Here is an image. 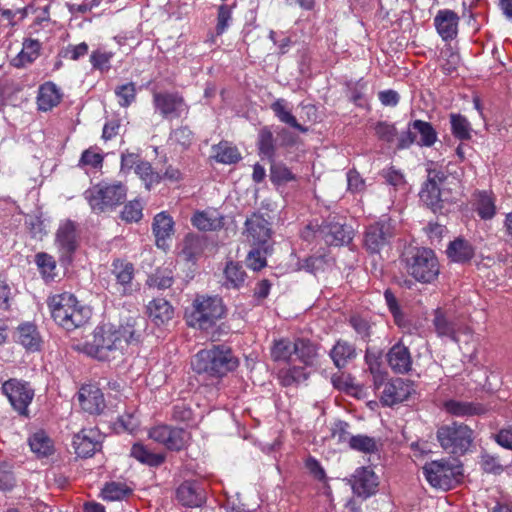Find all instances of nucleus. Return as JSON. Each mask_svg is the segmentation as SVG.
<instances>
[{
  "label": "nucleus",
  "instance_id": "69168bd1",
  "mask_svg": "<svg viewBox=\"0 0 512 512\" xmlns=\"http://www.w3.org/2000/svg\"><path fill=\"white\" fill-rule=\"evenodd\" d=\"M382 176L389 185L395 188H402L406 184L404 175L399 170H396L393 167L384 169L382 172Z\"/></svg>",
  "mask_w": 512,
  "mask_h": 512
},
{
  "label": "nucleus",
  "instance_id": "79ce46f5",
  "mask_svg": "<svg viewBox=\"0 0 512 512\" xmlns=\"http://www.w3.org/2000/svg\"><path fill=\"white\" fill-rule=\"evenodd\" d=\"M271 109L281 122L288 124L289 126L298 129L302 132L306 131V129L303 128L297 122L296 118L291 114L290 110L287 107L286 100L282 98L277 99L271 104Z\"/></svg>",
  "mask_w": 512,
  "mask_h": 512
},
{
  "label": "nucleus",
  "instance_id": "c03bdc74",
  "mask_svg": "<svg viewBox=\"0 0 512 512\" xmlns=\"http://www.w3.org/2000/svg\"><path fill=\"white\" fill-rule=\"evenodd\" d=\"M439 61L443 71L447 74H450L455 71L459 65L460 56L450 44H447L440 51Z\"/></svg>",
  "mask_w": 512,
  "mask_h": 512
},
{
  "label": "nucleus",
  "instance_id": "6ab92c4d",
  "mask_svg": "<svg viewBox=\"0 0 512 512\" xmlns=\"http://www.w3.org/2000/svg\"><path fill=\"white\" fill-rule=\"evenodd\" d=\"M81 408L89 414H100L105 408L102 391L93 384L83 385L78 392Z\"/></svg>",
  "mask_w": 512,
  "mask_h": 512
},
{
  "label": "nucleus",
  "instance_id": "603ef678",
  "mask_svg": "<svg viewBox=\"0 0 512 512\" xmlns=\"http://www.w3.org/2000/svg\"><path fill=\"white\" fill-rule=\"evenodd\" d=\"M349 446L354 450L364 453H372L377 450L375 439L367 435H356L349 437Z\"/></svg>",
  "mask_w": 512,
  "mask_h": 512
},
{
  "label": "nucleus",
  "instance_id": "4be33fe9",
  "mask_svg": "<svg viewBox=\"0 0 512 512\" xmlns=\"http://www.w3.org/2000/svg\"><path fill=\"white\" fill-rule=\"evenodd\" d=\"M152 231L155 236L156 246L166 250L169 247L168 240L174 233V221L171 215L162 211L154 216Z\"/></svg>",
  "mask_w": 512,
  "mask_h": 512
},
{
  "label": "nucleus",
  "instance_id": "dca6fc26",
  "mask_svg": "<svg viewBox=\"0 0 512 512\" xmlns=\"http://www.w3.org/2000/svg\"><path fill=\"white\" fill-rule=\"evenodd\" d=\"M393 235L389 219L378 221L368 226L365 233V245L371 252H379Z\"/></svg>",
  "mask_w": 512,
  "mask_h": 512
},
{
  "label": "nucleus",
  "instance_id": "20e7f679",
  "mask_svg": "<svg viewBox=\"0 0 512 512\" xmlns=\"http://www.w3.org/2000/svg\"><path fill=\"white\" fill-rule=\"evenodd\" d=\"M223 301L217 296L197 295L190 308L185 312L188 326L207 330L225 315Z\"/></svg>",
  "mask_w": 512,
  "mask_h": 512
},
{
  "label": "nucleus",
  "instance_id": "b1692460",
  "mask_svg": "<svg viewBox=\"0 0 512 512\" xmlns=\"http://www.w3.org/2000/svg\"><path fill=\"white\" fill-rule=\"evenodd\" d=\"M147 314L156 326H165L173 319L174 308L167 300L156 298L148 303Z\"/></svg>",
  "mask_w": 512,
  "mask_h": 512
},
{
  "label": "nucleus",
  "instance_id": "a18cd8bd",
  "mask_svg": "<svg viewBox=\"0 0 512 512\" xmlns=\"http://www.w3.org/2000/svg\"><path fill=\"white\" fill-rule=\"evenodd\" d=\"M294 354V343L289 339L275 340L271 347V357L274 361L288 362Z\"/></svg>",
  "mask_w": 512,
  "mask_h": 512
},
{
  "label": "nucleus",
  "instance_id": "412c9836",
  "mask_svg": "<svg viewBox=\"0 0 512 512\" xmlns=\"http://www.w3.org/2000/svg\"><path fill=\"white\" fill-rule=\"evenodd\" d=\"M443 174L435 170H430L428 180L420 191L421 201L433 211L441 208V193L439 183L443 181Z\"/></svg>",
  "mask_w": 512,
  "mask_h": 512
},
{
  "label": "nucleus",
  "instance_id": "5fc2aeb1",
  "mask_svg": "<svg viewBox=\"0 0 512 512\" xmlns=\"http://www.w3.org/2000/svg\"><path fill=\"white\" fill-rule=\"evenodd\" d=\"M224 274L227 284H230L233 287H239L245 280V272L242 266L238 263H227Z\"/></svg>",
  "mask_w": 512,
  "mask_h": 512
},
{
  "label": "nucleus",
  "instance_id": "f3484780",
  "mask_svg": "<svg viewBox=\"0 0 512 512\" xmlns=\"http://www.w3.org/2000/svg\"><path fill=\"white\" fill-rule=\"evenodd\" d=\"M155 109L165 118L180 117L187 107L183 98L176 93H154Z\"/></svg>",
  "mask_w": 512,
  "mask_h": 512
},
{
  "label": "nucleus",
  "instance_id": "a878e982",
  "mask_svg": "<svg viewBox=\"0 0 512 512\" xmlns=\"http://www.w3.org/2000/svg\"><path fill=\"white\" fill-rule=\"evenodd\" d=\"M62 98L60 89L53 82H46L39 87L37 96L38 109L50 111L56 107Z\"/></svg>",
  "mask_w": 512,
  "mask_h": 512
},
{
  "label": "nucleus",
  "instance_id": "cd10ccee",
  "mask_svg": "<svg viewBox=\"0 0 512 512\" xmlns=\"http://www.w3.org/2000/svg\"><path fill=\"white\" fill-rule=\"evenodd\" d=\"M16 341L25 349L36 351L40 348L41 338L35 325L24 323L17 329Z\"/></svg>",
  "mask_w": 512,
  "mask_h": 512
},
{
  "label": "nucleus",
  "instance_id": "c9c22d12",
  "mask_svg": "<svg viewBox=\"0 0 512 512\" xmlns=\"http://www.w3.org/2000/svg\"><path fill=\"white\" fill-rule=\"evenodd\" d=\"M294 353L297 358L306 366H313L318 357V347L306 339H297L294 342Z\"/></svg>",
  "mask_w": 512,
  "mask_h": 512
},
{
  "label": "nucleus",
  "instance_id": "2eb2a0df",
  "mask_svg": "<svg viewBox=\"0 0 512 512\" xmlns=\"http://www.w3.org/2000/svg\"><path fill=\"white\" fill-rule=\"evenodd\" d=\"M434 326L440 337H447L455 342H460V335L465 336V342L472 339V333L469 327L459 325L456 322L449 321L442 310L435 311Z\"/></svg>",
  "mask_w": 512,
  "mask_h": 512
},
{
  "label": "nucleus",
  "instance_id": "bf43d9fd",
  "mask_svg": "<svg viewBox=\"0 0 512 512\" xmlns=\"http://www.w3.org/2000/svg\"><path fill=\"white\" fill-rule=\"evenodd\" d=\"M375 135L379 140L392 143L397 137V129L394 124L382 121L374 126Z\"/></svg>",
  "mask_w": 512,
  "mask_h": 512
},
{
  "label": "nucleus",
  "instance_id": "9b49d317",
  "mask_svg": "<svg viewBox=\"0 0 512 512\" xmlns=\"http://www.w3.org/2000/svg\"><path fill=\"white\" fill-rule=\"evenodd\" d=\"M149 437L170 450H180L186 446L190 435L184 429L158 425L149 431Z\"/></svg>",
  "mask_w": 512,
  "mask_h": 512
},
{
  "label": "nucleus",
  "instance_id": "ea45409f",
  "mask_svg": "<svg viewBox=\"0 0 512 512\" xmlns=\"http://www.w3.org/2000/svg\"><path fill=\"white\" fill-rule=\"evenodd\" d=\"M131 456L143 464L159 466L164 462V455L149 451L144 445L136 443L131 448Z\"/></svg>",
  "mask_w": 512,
  "mask_h": 512
},
{
  "label": "nucleus",
  "instance_id": "a19ab883",
  "mask_svg": "<svg viewBox=\"0 0 512 512\" xmlns=\"http://www.w3.org/2000/svg\"><path fill=\"white\" fill-rule=\"evenodd\" d=\"M135 174L140 178L147 190L158 185L162 180V176L158 172H155L151 164L147 161L139 162L136 165Z\"/></svg>",
  "mask_w": 512,
  "mask_h": 512
},
{
  "label": "nucleus",
  "instance_id": "72a5a7b5",
  "mask_svg": "<svg viewBox=\"0 0 512 512\" xmlns=\"http://www.w3.org/2000/svg\"><path fill=\"white\" fill-rule=\"evenodd\" d=\"M177 499L185 506L197 507L203 502V495L199 488L192 482L182 483L176 492Z\"/></svg>",
  "mask_w": 512,
  "mask_h": 512
},
{
  "label": "nucleus",
  "instance_id": "052dcab7",
  "mask_svg": "<svg viewBox=\"0 0 512 512\" xmlns=\"http://www.w3.org/2000/svg\"><path fill=\"white\" fill-rule=\"evenodd\" d=\"M115 94L118 97V102L122 107H128L134 102L136 97L135 84L130 82L123 84L116 88Z\"/></svg>",
  "mask_w": 512,
  "mask_h": 512
},
{
  "label": "nucleus",
  "instance_id": "de8ad7c7",
  "mask_svg": "<svg viewBox=\"0 0 512 512\" xmlns=\"http://www.w3.org/2000/svg\"><path fill=\"white\" fill-rule=\"evenodd\" d=\"M102 498L107 501H118L125 498L130 490L125 484L119 482L107 483L102 489Z\"/></svg>",
  "mask_w": 512,
  "mask_h": 512
},
{
  "label": "nucleus",
  "instance_id": "bb28decb",
  "mask_svg": "<svg viewBox=\"0 0 512 512\" xmlns=\"http://www.w3.org/2000/svg\"><path fill=\"white\" fill-rule=\"evenodd\" d=\"M112 272L116 277L117 284L119 285V292L123 295L131 293V284L134 275L133 265L123 260H115L113 262Z\"/></svg>",
  "mask_w": 512,
  "mask_h": 512
},
{
  "label": "nucleus",
  "instance_id": "0eeeda50",
  "mask_svg": "<svg viewBox=\"0 0 512 512\" xmlns=\"http://www.w3.org/2000/svg\"><path fill=\"white\" fill-rule=\"evenodd\" d=\"M407 272L422 283H431L439 275L435 253L428 248H416L406 257Z\"/></svg>",
  "mask_w": 512,
  "mask_h": 512
},
{
  "label": "nucleus",
  "instance_id": "e2e57ef3",
  "mask_svg": "<svg viewBox=\"0 0 512 512\" xmlns=\"http://www.w3.org/2000/svg\"><path fill=\"white\" fill-rule=\"evenodd\" d=\"M112 57V52L96 50L92 52L90 62L94 68L104 71L110 68V61Z\"/></svg>",
  "mask_w": 512,
  "mask_h": 512
},
{
  "label": "nucleus",
  "instance_id": "0e129e2a",
  "mask_svg": "<svg viewBox=\"0 0 512 512\" xmlns=\"http://www.w3.org/2000/svg\"><path fill=\"white\" fill-rule=\"evenodd\" d=\"M103 156L94 148L85 150L80 158V165L91 166L93 168H99L102 166Z\"/></svg>",
  "mask_w": 512,
  "mask_h": 512
},
{
  "label": "nucleus",
  "instance_id": "5701e85b",
  "mask_svg": "<svg viewBox=\"0 0 512 512\" xmlns=\"http://www.w3.org/2000/svg\"><path fill=\"white\" fill-rule=\"evenodd\" d=\"M458 15L449 9L439 10L434 18V25L444 41L454 39L458 34Z\"/></svg>",
  "mask_w": 512,
  "mask_h": 512
},
{
  "label": "nucleus",
  "instance_id": "774afa93",
  "mask_svg": "<svg viewBox=\"0 0 512 512\" xmlns=\"http://www.w3.org/2000/svg\"><path fill=\"white\" fill-rule=\"evenodd\" d=\"M200 241L196 237H186L184 241V247L182 249V255L186 260H193L199 253Z\"/></svg>",
  "mask_w": 512,
  "mask_h": 512
},
{
  "label": "nucleus",
  "instance_id": "aec40b11",
  "mask_svg": "<svg viewBox=\"0 0 512 512\" xmlns=\"http://www.w3.org/2000/svg\"><path fill=\"white\" fill-rule=\"evenodd\" d=\"M75 453L80 457H90L101 447L98 430L83 429L73 438Z\"/></svg>",
  "mask_w": 512,
  "mask_h": 512
},
{
  "label": "nucleus",
  "instance_id": "2f4dec72",
  "mask_svg": "<svg viewBox=\"0 0 512 512\" xmlns=\"http://www.w3.org/2000/svg\"><path fill=\"white\" fill-rule=\"evenodd\" d=\"M325 232L326 242L330 245H344L350 243L353 238V230L350 226L340 223H330Z\"/></svg>",
  "mask_w": 512,
  "mask_h": 512
},
{
  "label": "nucleus",
  "instance_id": "ddd939ff",
  "mask_svg": "<svg viewBox=\"0 0 512 512\" xmlns=\"http://www.w3.org/2000/svg\"><path fill=\"white\" fill-rule=\"evenodd\" d=\"M246 240L253 246L268 245L272 231L269 222L260 214L254 213L245 221Z\"/></svg>",
  "mask_w": 512,
  "mask_h": 512
},
{
  "label": "nucleus",
  "instance_id": "473e14b6",
  "mask_svg": "<svg viewBox=\"0 0 512 512\" xmlns=\"http://www.w3.org/2000/svg\"><path fill=\"white\" fill-rule=\"evenodd\" d=\"M445 410L456 417L478 415L484 412V407L478 403L449 400L444 404Z\"/></svg>",
  "mask_w": 512,
  "mask_h": 512
},
{
  "label": "nucleus",
  "instance_id": "393cba45",
  "mask_svg": "<svg viewBox=\"0 0 512 512\" xmlns=\"http://www.w3.org/2000/svg\"><path fill=\"white\" fill-rule=\"evenodd\" d=\"M388 363L396 373H406L411 369L412 360L407 347L401 343L395 344L388 352Z\"/></svg>",
  "mask_w": 512,
  "mask_h": 512
},
{
  "label": "nucleus",
  "instance_id": "8fccbe9b",
  "mask_svg": "<svg viewBox=\"0 0 512 512\" xmlns=\"http://www.w3.org/2000/svg\"><path fill=\"white\" fill-rule=\"evenodd\" d=\"M477 211L482 219H491L496 212L494 199L486 192L478 194Z\"/></svg>",
  "mask_w": 512,
  "mask_h": 512
},
{
  "label": "nucleus",
  "instance_id": "09e8293b",
  "mask_svg": "<svg viewBox=\"0 0 512 512\" xmlns=\"http://www.w3.org/2000/svg\"><path fill=\"white\" fill-rule=\"evenodd\" d=\"M259 154L272 159L275 153L273 134L268 128H263L258 137Z\"/></svg>",
  "mask_w": 512,
  "mask_h": 512
},
{
  "label": "nucleus",
  "instance_id": "e433bc0d",
  "mask_svg": "<svg viewBox=\"0 0 512 512\" xmlns=\"http://www.w3.org/2000/svg\"><path fill=\"white\" fill-rule=\"evenodd\" d=\"M29 446L38 457H46L53 453L54 445L50 437L42 430L32 434L29 438Z\"/></svg>",
  "mask_w": 512,
  "mask_h": 512
},
{
  "label": "nucleus",
  "instance_id": "9d476101",
  "mask_svg": "<svg viewBox=\"0 0 512 512\" xmlns=\"http://www.w3.org/2000/svg\"><path fill=\"white\" fill-rule=\"evenodd\" d=\"M437 139V132L431 123L422 120H414L408 124L407 130L399 135L397 148H408L414 142L420 146L431 147L435 144Z\"/></svg>",
  "mask_w": 512,
  "mask_h": 512
},
{
  "label": "nucleus",
  "instance_id": "39448f33",
  "mask_svg": "<svg viewBox=\"0 0 512 512\" xmlns=\"http://www.w3.org/2000/svg\"><path fill=\"white\" fill-rule=\"evenodd\" d=\"M366 361L369 364L370 372L373 375L374 386L379 389L383 386L380 395L381 403L385 406H392L399 402L406 400L413 392V383L401 378L393 379L389 382H384L386 373L381 371L376 360H370V356L366 355Z\"/></svg>",
  "mask_w": 512,
  "mask_h": 512
},
{
  "label": "nucleus",
  "instance_id": "f03ea898",
  "mask_svg": "<svg viewBox=\"0 0 512 512\" xmlns=\"http://www.w3.org/2000/svg\"><path fill=\"white\" fill-rule=\"evenodd\" d=\"M53 320L70 331L83 326L91 317V310L70 292L57 293L47 300Z\"/></svg>",
  "mask_w": 512,
  "mask_h": 512
},
{
  "label": "nucleus",
  "instance_id": "c85d7f7f",
  "mask_svg": "<svg viewBox=\"0 0 512 512\" xmlns=\"http://www.w3.org/2000/svg\"><path fill=\"white\" fill-rule=\"evenodd\" d=\"M41 44L38 40L26 39L21 51L12 59L14 67L21 68L35 61L40 54Z\"/></svg>",
  "mask_w": 512,
  "mask_h": 512
},
{
  "label": "nucleus",
  "instance_id": "f257e3e1",
  "mask_svg": "<svg viewBox=\"0 0 512 512\" xmlns=\"http://www.w3.org/2000/svg\"><path fill=\"white\" fill-rule=\"evenodd\" d=\"M139 337L140 334L131 324H103L94 329L90 341L76 345L75 349L98 361H112L122 357L126 348L138 342Z\"/></svg>",
  "mask_w": 512,
  "mask_h": 512
},
{
  "label": "nucleus",
  "instance_id": "423d86ee",
  "mask_svg": "<svg viewBox=\"0 0 512 512\" xmlns=\"http://www.w3.org/2000/svg\"><path fill=\"white\" fill-rule=\"evenodd\" d=\"M126 195L127 189L120 182H100L84 192V198L96 213L114 209L123 203Z\"/></svg>",
  "mask_w": 512,
  "mask_h": 512
},
{
  "label": "nucleus",
  "instance_id": "6e6d98bb",
  "mask_svg": "<svg viewBox=\"0 0 512 512\" xmlns=\"http://www.w3.org/2000/svg\"><path fill=\"white\" fill-rule=\"evenodd\" d=\"M16 295V290L7 279L0 277V310L8 311Z\"/></svg>",
  "mask_w": 512,
  "mask_h": 512
},
{
  "label": "nucleus",
  "instance_id": "7c9ffc66",
  "mask_svg": "<svg viewBox=\"0 0 512 512\" xmlns=\"http://www.w3.org/2000/svg\"><path fill=\"white\" fill-rule=\"evenodd\" d=\"M191 221L196 228L203 231L216 230L223 225V217L216 210L196 212Z\"/></svg>",
  "mask_w": 512,
  "mask_h": 512
},
{
  "label": "nucleus",
  "instance_id": "13d9d810",
  "mask_svg": "<svg viewBox=\"0 0 512 512\" xmlns=\"http://www.w3.org/2000/svg\"><path fill=\"white\" fill-rule=\"evenodd\" d=\"M147 284L150 287L157 288L159 290H164L173 284V277L171 272L166 270H157L154 274L149 276L147 280Z\"/></svg>",
  "mask_w": 512,
  "mask_h": 512
},
{
  "label": "nucleus",
  "instance_id": "f704fd0d",
  "mask_svg": "<svg viewBox=\"0 0 512 512\" xmlns=\"http://www.w3.org/2000/svg\"><path fill=\"white\" fill-rule=\"evenodd\" d=\"M447 255L454 262H466L473 257L474 248L468 241L458 238L449 244Z\"/></svg>",
  "mask_w": 512,
  "mask_h": 512
},
{
  "label": "nucleus",
  "instance_id": "37998d69",
  "mask_svg": "<svg viewBox=\"0 0 512 512\" xmlns=\"http://www.w3.org/2000/svg\"><path fill=\"white\" fill-rule=\"evenodd\" d=\"M270 180L276 186H284L296 180V175L283 163H272L270 167Z\"/></svg>",
  "mask_w": 512,
  "mask_h": 512
},
{
  "label": "nucleus",
  "instance_id": "3c124183",
  "mask_svg": "<svg viewBox=\"0 0 512 512\" xmlns=\"http://www.w3.org/2000/svg\"><path fill=\"white\" fill-rule=\"evenodd\" d=\"M308 378L304 368L292 367L283 369L279 372V379L284 386H290L293 383H300Z\"/></svg>",
  "mask_w": 512,
  "mask_h": 512
},
{
  "label": "nucleus",
  "instance_id": "6e6552de",
  "mask_svg": "<svg viewBox=\"0 0 512 512\" xmlns=\"http://www.w3.org/2000/svg\"><path fill=\"white\" fill-rule=\"evenodd\" d=\"M423 473L431 486L448 490L460 482L462 466L444 460L431 461L425 464Z\"/></svg>",
  "mask_w": 512,
  "mask_h": 512
},
{
  "label": "nucleus",
  "instance_id": "338daca9",
  "mask_svg": "<svg viewBox=\"0 0 512 512\" xmlns=\"http://www.w3.org/2000/svg\"><path fill=\"white\" fill-rule=\"evenodd\" d=\"M170 139L183 148H187L193 142V134L187 127H181L172 132Z\"/></svg>",
  "mask_w": 512,
  "mask_h": 512
},
{
  "label": "nucleus",
  "instance_id": "49530a36",
  "mask_svg": "<svg viewBox=\"0 0 512 512\" xmlns=\"http://www.w3.org/2000/svg\"><path fill=\"white\" fill-rule=\"evenodd\" d=\"M35 262L42 277L46 281H51L56 276V262L54 258L44 252L37 253L35 256Z\"/></svg>",
  "mask_w": 512,
  "mask_h": 512
},
{
  "label": "nucleus",
  "instance_id": "680f3d73",
  "mask_svg": "<svg viewBox=\"0 0 512 512\" xmlns=\"http://www.w3.org/2000/svg\"><path fill=\"white\" fill-rule=\"evenodd\" d=\"M232 20V7L228 5H221L218 8L216 33L222 35L229 27Z\"/></svg>",
  "mask_w": 512,
  "mask_h": 512
},
{
  "label": "nucleus",
  "instance_id": "f8f14e48",
  "mask_svg": "<svg viewBox=\"0 0 512 512\" xmlns=\"http://www.w3.org/2000/svg\"><path fill=\"white\" fill-rule=\"evenodd\" d=\"M2 390L15 410L20 414L27 413V408L33 399L34 392L26 383L11 379L3 384Z\"/></svg>",
  "mask_w": 512,
  "mask_h": 512
},
{
  "label": "nucleus",
  "instance_id": "864d4df0",
  "mask_svg": "<svg viewBox=\"0 0 512 512\" xmlns=\"http://www.w3.org/2000/svg\"><path fill=\"white\" fill-rule=\"evenodd\" d=\"M247 256V265L257 271L266 266V254L268 253V245L254 246Z\"/></svg>",
  "mask_w": 512,
  "mask_h": 512
},
{
  "label": "nucleus",
  "instance_id": "4468645a",
  "mask_svg": "<svg viewBox=\"0 0 512 512\" xmlns=\"http://www.w3.org/2000/svg\"><path fill=\"white\" fill-rule=\"evenodd\" d=\"M350 483L353 493L362 498L374 495L379 486L377 475L369 467L357 468L351 476Z\"/></svg>",
  "mask_w": 512,
  "mask_h": 512
},
{
  "label": "nucleus",
  "instance_id": "58836bf2",
  "mask_svg": "<svg viewBox=\"0 0 512 512\" xmlns=\"http://www.w3.org/2000/svg\"><path fill=\"white\" fill-rule=\"evenodd\" d=\"M451 132L453 136L459 140H470L472 137V126L468 119L461 115L450 114Z\"/></svg>",
  "mask_w": 512,
  "mask_h": 512
},
{
  "label": "nucleus",
  "instance_id": "4d7b16f0",
  "mask_svg": "<svg viewBox=\"0 0 512 512\" xmlns=\"http://www.w3.org/2000/svg\"><path fill=\"white\" fill-rule=\"evenodd\" d=\"M122 219L126 222H138L143 217V204L140 200L128 202L121 213Z\"/></svg>",
  "mask_w": 512,
  "mask_h": 512
},
{
  "label": "nucleus",
  "instance_id": "7ed1b4c3",
  "mask_svg": "<svg viewBox=\"0 0 512 512\" xmlns=\"http://www.w3.org/2000/svg\"><path fill=\"white\" fill-rule=\"evenodd\" d=\"M191 365L199 374L222 377L234 370L238 361L229 348L218 345L200 350L192 359Z\"/></svg>",
  "mask_w": 512,
  "mask_h": 512
},
{
  "label": "nucleus",
  "instance_id": "1a4fd4ad",
  "mask_svg": "<svg viewBox=\"0 0 512 512\" xmlns=\"http://www.w3.org/2000/svg\"><path fill=\"white\" fill-rule=\"evenodd\" d=\"M437 439L449 453L463 455L472 444L473 432L464 424L452 423L438 429Z\"/></svg>",
  "mask_w": 512,
  "mask_h": 512
},
{
  "label": "nucleus",
  "instance_id": "4c0bfd02",
  "mask_svg": "<svg viewBox=\"0 0 512 512\" xmlns=\"http://www.w3.org/2000/svg\"><path fill=\"white\" fill-rule=\"evenodd\" d=\"M356 356V351L353 345L346 341L339 340L330 351V357L336 367H345L349 360Z\"/></svg>",
  "mask_w": 512,
  "mask_h": 512
},
{
  "label": "nucleus",
  "instance_id": "a211bd4d",
  "mask_svg": "<svg viewBox=\"0 0 512 512\" xmlns=\"http://www.w3.org/2000/svg\"><path fill=\"white\" fill-rule=\"evenodd\" d=\"M55 245L60 254V260H70L76 249V229L73 222L67 220L62 222L56 232Z\"/></svg>",
  "mask_w": 512,
  "mask_h": 512
},
{
  "label": "nucleus",
  "instance_id": "c756f323",
  "mask_svg": "<svg viewBox=\"0 0 512 512\" xmlns=\"http://www.w3.org/2000/svg\"><path fill=\"white\" fill-rule=\"evenodd\" d=\"M212 158L221 164H235L241 160L238 148L227 141L212 146Z\"/></svg>",
  "mask_w": 512,
  "mask_h": 512
}]
</instances>
